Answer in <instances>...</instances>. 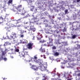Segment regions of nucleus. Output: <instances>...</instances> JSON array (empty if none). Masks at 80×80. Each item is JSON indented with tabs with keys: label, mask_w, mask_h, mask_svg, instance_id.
<instances>
[{
	"label": "nucleus",
	"mask_w": 80,
	"mask_h": 80,
	"mask_svg": "<svg viewBox=\"0 0 80 80\" xmlns=\"http://www.w3.org/2000/svg\"><path fill=\"white\" fill-rule=\"evenodd\" d=\"M34 24V22H33L29 21V25H31L30 27H25L24 28L28 30H30V29L31 30H35V28H34L33 27Z\"/></svg>",
	"instance_id": "1"
},
{
	"label": "nucleus",
	"mask_w": 80,
	"mask_h": 80,
	"mask_svg": "<svg viewBox=\"0 0 80 80\" xmlns=\"http://www.w3.org/2000/svg\"><path fill=\"white\" fill-rule=\"evenodd\" d=\"M23 8L22 7V5L21 4L18 5V7H15L13 9V10L14 12H20L21 10H23Z\"/></svg>",
	"instance_id": "2"
},
{
	"label": "nucleus",
	"mask_w": 80,
	"mask_h": 80,
	"mask_svg": "<svg viewBox=\"0 0 80 80\" xmlns=\"http://www.w3.org/2000/svg\"><path fill=\"white\" fill-rule=\"evenodd\" d=\"M45 65H46L41 64L38 67V68L41 70L42 72H44V71L46 70L47 68V67L45 66Z\"/></svg>",
	"instance_id": "3"
},
{
	"label": "nucleus",
	"mask_w": 80,
	"mask_h": 80,
	"mask_svg": "<svg viewBox=\"0 0 80 80\" xmlns=\"http://www.w3.org/2000/svg\"><path fill=\"white\" fill-rule=\"evenodd\" d=\"M16 33H15L13 32V33L12 34V35H10V36H7L8 38L9 39V40H12L13 39V40H15V38H17V36H16Z\"/></svg>",
	"instance_id": "4"
},
{
	"label": "nucleus",
	"mask_w": 80,
	"mask_h": 80,
	"mask_svg": "<svg viewBox=\"0 0 80 80\" xmlns=\"http://www.w3.org/2000/svg\"><path fill=\"white\" fill-rule=\"evenodd\" d=\"M44 24L45 25V27H47V29L48 30H50L51 29H52V27L51 26H48V22L47 20H45L44 21Z\"/></svg>",
	"instance_id": "5"
},
{
	"label": "nucleus",
	"mask_w": 80,
	"mask_h": 80,
	"mask_svg": "<svg viewBox=\"0 0 80 80\" xmlns=\"http://www.w3.org/2000/svg\"><path fill=\"white\" fill-rule=\"evenodd\" d=\"M45 33L47 34L48 33H51V34H55V32H56L57 33H60V31H49V32L48 31V30H45Z\"/></svg>",
	"instance_id": "6"
},
{
	"label": "nucleus",
	"mask_w": 80,
	"mask_h": 80,
	"mask_svg": "<svg viewBox=\"0 0 80 80\" xmlns=\"http://www.w3.org/2000/svg\"><path fill=\"white\" fill-rule=\"evenodd\" d=\"M33 45V43L30 42L27 45V47L28 49H32Z\"/></svg>",
	"instance_id": "7"
},
{
	"label": "nucleus",
	"mask_w": 80,
	"mask_h": 80,
	"mask_svg": "<svg viewBox=\"0 0 80 80\" xmlns=\"http://www.w3.org/2000/svg\"><path fill=\"white\" fill-rule=\"evenodd\" d=\"M68 76L72 77V76H71L70 74L68 73V72H65L64 75V77H65V78L66 79L69 78V77Z\"/></svg>",
	"instance_id": "8"
},
{
	"label": "nucleus",
	"mask_w": 80,
	"mask_h": 80,
	"mask_svg": "<svg viewBox=\"0 0 80 80\" xmlns=\"http://www.w3.org/2000/svg\"><path fill=\"white\" fill-rule=\"evenodd\" d=\"M48 39L49 43H52V44L51 45H50V46H51V47H52V46H53V44L52 43L53 42V38L52 37L50 36L48 37Z\"/></svg>",
	"instance_id": "9"
},
{
	"label": "nucleus",
	"mask_w": 80,
	"mask_h": 80,
	"mask_svg": "<svg viewBox=\"0 0 80 80\" xmlns=\"http://www.w3.org/2000/svg\"><path fill=\"white\" fill-rule=\"evenodd\" d=\"M38 40H40L42 38H43L42 35L40 33H38V35L37 37Z\"/></svg>",
	"instance_id": "10"
},
{
	"label": "nucleus",
	"mask_w": 80,
	"mask_h": 80,
	"mask_svg": "<svg viewBox=\"0 0 80 80\" xmlns=\"http://www.w3.org/2000/svg\"><path fill=\"white\" fill-rule=\"evenodd\" d=\"M8 52V49H5V51H2V58H3V56H5V54L7 53V52Z\"/></svg>",
	"instance_id": "11"
},
{
	"label": "nucleus",
	"mask_w": 80,
	"mask_h": 80,
	"mask_svg": "<svg viewBox=\"0 0 80 80\" xmlns=\"http://www.w3.org/2000/svg\"><path fill=\"white\" fill-rule=\"evenodd\" d=\"M23 51L25 53L26 55H28V50L27 48H23Z\"/></svg>",
	"instance_id": "12"
},
{
	"label": "nucleus",
	"mask_w": 80,
	"mask_h": 80,
	"mask_svg": "<svg viewBox=\"0 0 80 80\" xmlns=\"http://www.w3.org/2000/svg\"><path fill=\"white\" fill-rule=\"evenodd\" d=\"M37 63H40V65H42V64L43 63V61L41 59H39L37 61Z\"/></svg>",
	"instance_id": "13"
},
{
	"label": "nucleus",
	"mask_w": 80,
	"mask_h": 80,
	"mask_svg": "<svg viewBox=\"0 0 80 80\" xmlns=\"http://www.w3.org/2000/svg\"><path fill=\"white\" fill-rule=\"evenodd\" d=\"M11 28L12 27H10V25H7V26L5 28L7 30H11Z\"/></svg>",
	"instance_id": "14"
},
{
	"label": "nucleus",
	"mask_w": 80,
	"mask_h": 80,
	"mask_svg": "<svg viewBox=\"0 0 80 80\" xmlns=\"http://www.w3.org/2000/svg\"><path fill=\"white\" fill-rule=\"evenodd\" d=\"M26 2H27L28 5H31L32 4V0H26Z\"/></svg>",
	"instance_id": "15"
},
{
	"label": "nucleus",
	"mask_w": 80,
	"mask_h": 80,
	"mask_svg": "<svg viewBox=\"0 0 80 80\" xmlns=\"http://www.w3.org/2000/svg\"><path fill=\"white\" fill-rule=\"evenodd\" d=\"M25 53H24V52H21L20 54L19 55L21 57H24L25 56Z\"/></svg>",
	"instance_id": "16"
},
{
	"label": "nucleus",
	"mask_w": 80,
	"mask_h": 80,
	"mask_svg": "<svg viewBox=\"0 0 80 80\" xmlns=\"http://www.w3.org/2000/svg\"><path fill=\"white\" fill-rule=\"evenodd\" d=\"M32 68L34 70H37V68H38L37 66L34 65L32 66Z\"/></svg>",
	"instance_id": "17"
},
{
	"label": "nucleus",
	"mask_w": 80,
	"mask_h": 80,
	"mask_svg": "<svg viewBox=\"0 0 80 80\" xmlns=\"http://www.w3.org/2000/svg\"><path fill=\"white\" fill-rule=\"evenodd\" d=\"M54 55L55 57H57V56H58V55H59V52H56L54 53Z\"/></svg>",
	"instance_id": "18"
},
{
	"label": "nucleus",
	"mask_w": 80,
	"mask_h": 80,
	"mask_svg": "<svg viewBox=\"0 0 80 80\" xmlns=\"http://www.w3.org/2000/svg\"><path fill=\"white\" fill-rule=\"evenodd\" d=\"M30 7H32L30 9V11H32V12H33V10H34V6H30Z\"/></svg>",
	"instance_id": "19"
},
{
	"label": "nucleus",
	"mask_w": 80,
	"mask_h": 80,
	"mask_svg": "<svg viewBox=\"0 0 80 80\" xmlns=\"http://www.w3.org/2000/svg\"><path fill=\"white\" fill-rule=\"evenodd\" d=\"M43 77L44 78L42 80H48L47 79V77H46L45 76H43Z\"/></svg>",
	"instance_id": "20"
},
{
	"label": "nucleus",
	"mask_w": 80,
	"mask_h": 80,
	"mask_svg": "<svg viewBox=\"0 0 80 80\" xmlns=\"http://www.w3.org/2000/svg\"><path fill=\"white\" fill-rule=\"evenodd\" d=\"M77 37V35H73L72 36V39H74L75 38H76Z\"/></svg>",
	"instance_id": "21"
},
{
	"label": "nucleus",
	"mask_w": 80,
	"mask_h": 80,
	"mask_svg": "<svg viewBox=\"0 0 80 80\" xmlns=\"http://www.w3.org/2000/svg\"><path fill=\"white\" fill-rule=\"evenodd\" d=\"M69 67H71L72 65H73V64H72L71 62H70L68 63Z\"/></svg>",
	"instance_id": "22"
},
{
	"label": "nucleus",
	"mask_w": 80,
	"mask_h": 80,
	"mask_svg": "<svg viewBox=\"0 0 80 80\" xmlns=\"http://www.w3.org/2000/svg\"><path fill=\"white\" fill-rule=\"evenodd\" d=\"M45 41L44 40H42V41L41 40L39 41V42L40 43H44Z\"/></svg>",
	"instance_id": "23"
},
{
	"label": "nucleus",
	"mask_w": 80,
	"mask_h": 80,
	"mask_svg": "<svg viewBox=\"0 0 80 80\" xmlns=\"http://www.w3.org/2000/svg\"><path fill=\"white\" fill-rule=\"evenodd\" d=\"M41 52H45V49H43L41 50Z\"/></svg>",
	"instance_id": "24"
},
{
	"label": "nucleus",
	"mask_w": 80,
	"mask_h": 80,
	"mask_svg": "<svg viewBox=\"0 0 80 80\" xmlns=\"http://www.w3.org/2000/svg\"><path fill=\"white\" fill-rule=\"evenodd\" d=\"M52 49H53V50H55V49H56V47L55 46L52 47Z\"/></svg>",
	"instance_id": "25"
},
{
	"label": "nucleus",
	"mask_w": 80,
	"mask_h": 80,
	"mask_svg": "<svg viewBox=\"0 0 80 80\" xmlns=\"http://www.w3.org/2000/svg\"><path fill=\"white\" fill-rule=\"evenodd\" d=\"M65 14H67L68 13V9H66L65 11Z\"/></svg>",
	"instance_id": "26"
},
{
	"label": "nucleus",
	"mask_w": 80,
	"mask_h": 80,
	"mask_svg": "<svg viewBox=\"0 0 80 80\" xmlns=\"http://www.w3.org/2000/svg\"><path fill=\"white\" fill-rule=\"evenodd\" d=\"M8 2L9 3H12V0H9Z\"/></svg>",
	"instance_id": "27"
},
{
	"label": "nucleus",
	"mask_w": 80,
	"mask_h": 80,
	"mask_svg": "<svg viewBox=\"0 0 80 80\" xmlns=\"http://www.w3.org/2000/svg\"><path fill=\"white\" fill-rule=\"evenodd\" d=\"M15 52H19V49H16L15 50Z\"/></svg>",
	"instance_id": "28"
},
{
	"label": "nucleus",
	"mask_w": 80,
	"mask_h": 80,
	"mask_svg": "<svg viewBox=\"0 0 80 80\" xmlns=\"http://www.w3.org/2000/svg\"><path fill=\"white\" fill-rule=\"evenodd\" d=\"M3 59L4 60V61L6 62L7 60V58H3Z\"/></svg>",
	"instance_id": "29"
},
{
	"label": "nucleus",
	"mask_w": 80,
	"mask_h": 80,
	"mask_svg": "<svg viewBox=\"0 0 80 80\" xmlns=\"http://www.w3.org/2000/svg\"><path fill=\"white\" fill-rule=\"evenodd\" d=\"M21 34H23V33H24V31L23 30H21Z\"/></svg>",
	"instance_id": "30"
},
{
	"label": "nucleus",
	"mask_w": 80,
	"mask_h": 80,
	"mask_svg": "<svg viewBox=\"0 0 80 80\" xmlns=\"http://www.w3.org/2000/svg\"><path fill=\"white\" fill-rule=\"evenodd\" d=\"M67 27H65L64 28V29L63 30H67Z\"/></svg>",
	"instance_id": "31"
},
{
	"label": "nucleus",
	"mask_w": 80,
	"mask_h": 80,
	"mask_svg": "<svg viewBox=\"0 0 80 80\" xmlns=\"http://www.w3.org/2000/svg\"><path fill=\"white\" fill-rule=\"evenodd\" d=\"M60 26L61 27H63V24H60Z\"/></svg>",
	"instance_id": "32"
},
{
	"label": "nucleus",
	"mask_w": 80,
	"mask_h": 80,
	"mask_svg": "<svg viewBox=\"0 0 80 80\" xmlns=\"http://www.w3.org/2000/svg\"><path fill=\"white\" fill-rule=\"evenodd\" d=\"M77 75V76L78 77H80V73H79Z\"/></svg>",
	"instance_id": "33"
},
{
	"label": "nucleus",
	"mask_w": 80,
	"mask_h": 80,
	"mask_svg": "<svg viewBox=\"0 0 80 80\" xmlns=\"http://www.w3.org/2000/svg\"><path fill=\"white\" fill-rule=\"evenodd\" d=\"M38 8H40V9H41V8H42V7H41V6H39V7H38Z\"/></svg>",
	"instance_id": "34"
},
{
	"label": "nucleus",
	"mask_w": 80,
	"mask_h": 80,
	"mask_svg": "<svg viewBox=\"0 0 80 80\" xmlns=\"http://www.w3.org/2000/svg\"><path fill=\"white\" fill-rule=\"evenodd\" d=\"M42 47H43V46H47V45L46 44H44L43 45H41Z\"/></svg>",
	"instance_id": "35"
},
{
	"label": "nucleus",
	"mask_w": 80,
	"mask_h": 80,
	"mask_svg": "<svg viewBox=\"0 0 80 80\" xmlns=\"http://www.w3.org/2000/svg\"><path fill=\"white\" fill-rule=\"evenodd\" d=\"M21 15H22L23 16H24L25 15V13H22L21 14Z\"/></svg>",
	"instance_id": "36"
},
{
	"label": "nucleus",
	"mask_w": 80,
	"mask_h": 80,
	"mask_svg": "<svg viewBox=\"0 0 80 80\" xmlns=\"http://www.w3.org/2000/svg\"><path fill=\"white\" fill-rule=\"evenodd\" d=\"M33 20H36V19H37V18L36 17H33Z\"/></svg>",
	"instance_id": "37"
},
{
	"label": "nucleus",
	"mask_w": 80,
	"mask_h": 80,
	"mask_svg": "<svg viewBox=\"0 0 80 80\" xmlns=\"http://www.w3.org/2000/svg\"><path fill=\"white\" fill-rule=\"evenodd\" d=\"M21 37H23V35L22 34L21 35Z\"/></svg>",
	"instance_id": "38"
},
{
	"label": "nucleus",
	"mask_w": 80,
	"mask_h": 80,
	"mask_svg": "<svg viewBox=\"0 0 80 80\" xmlns=\"http://www.w3.org/2000/svg\"><path fill=\"white\" fill-rule=\"evenodd\" d=\"M6 44H7V43L6 42H5V43H4V46H6Z\"/></svg>",
	"instance_id": "39"
},
{
	"label": "nucleus",
	"mask_w": 80,
	"mask_h": 80,
	"mask_svg": "<svg viewBox=\"0 0 80 80\" xmlns=\"http://www.w3.org/2000/svg\"><path fill=\"white\" fill-rule=\"evenodd\" d=\"M34 58L35 59H37V57L36 56H34Z\"/></svg>",
	"instance_id": "40"
},
{
	"label": "nucleus",
	"mask_w": 80,
	"mask_h": 80,
	"mask_svg": "<svg viewBox=\"0 0 80 80\" xmlns=\"http://www.w3.org/2000/svg\"><path fill=\"white\" fill-rule=\"evenodd\" d=\"M72 79H73V78H70L69 79H68L67 80H72Z\"/></svg>",
	"instance_id": "41"
},
{
	"label": "nucleus",
	"mask_w": 80,
	"mask_h": 80,
	"mask_svg": "<svg viewBox=\"0 0 80 80\" xmlns=\"http://www.w3.org/2000/svg\"><path fill=\"white\" fill-rule=\"evenodd\" d=\"M64 61L65 62H66V63H67V62H68V61L67 60H65Z\"/></svg>",
	"instance_id": "42"
},
{
	"label": "nucleus",
	"mask_w": 80,
	"mask_h": 80,
	"mask_svg": "<svg viewBox=\"0 0 80 80\" xmlns=\"http://www.w3.org/2000/svg\"><path fill=\"white\" fill-rule=\"evenodd\" d=\"M77 47H78V48H80V45H78Z\"/></svg>",
	"instance_id": "43"
},
{
	"label": "nucleus",
	"mask_w": 80,
	"mask_h": 80,
	"mask_svg": "<svg viewBox=\"0 0 80 80\" xmlns=\"http://www.w3.org/2000/svg\"><path fill=\"white\" fill-rule=\"evenodd\" d=\"M58 19H59V20H61V17H60V18H58Z\"/></svg>",
	"instance_id": "44"
},
{
	"label": "nucleus",
	"mask_w": 80,
	"mask_h": 80,
	"mask_svg": "<svg viewBox=\"0 0 80 80\" xmlns=\"http://www.w3.org/2000/svg\"><path fill=\"white\" fill-rule=\"evenodd\" d=\"M80 1V0H77V2H79Z\"/></svg>",
	"instance_id": "45"
},
{
	"label": "nucleus",
	"mask_w": 80,
	"mask_h": 80,
	"mask_svg": "<svg viewBox=\"0 0 80 80\" xmlns=\"http://www.w3.org/2000/svg\"><path fill=\"white\" fill-rule=\"evenodd\" d=\"M63 32H66L67 31L66 30H63V31H62Z\"/></svg>",
	"instance_id": "46"
},
{
	"label": "nucleus",
	"mask_w": 80,
	"mask_h": 80,
	"mask_svg": "<svg viewBox=\"0 0 80 80\" xmlns=\"http://www.w3.org/2000/svg\"><path fill=\"white\" fill-rule=\"evenodd\" d=\"M44 58H46V57H45V56H44V57H43Z\"/></svg>",
	"instance_id": "47"
},
{
	"label": "nucleus",
	"mask_w": 80,
	"mask_h": 80,
	"mask_svg": "<svg viewBox=\"0 0 80 80\" xmlns=\"http://www.w3.org/2000/svg\"><path fill=\"white\" fill-rule=\"evenodd\" d=\"M62 38H65V36H63V37H62Z\"/></svg>",
	"instance_id": "48"
},
{
	"label": "nucleus",
	"mask_w": 80,
	"mask_h": 80,
	"mask_svg": "<svg viewBox=\"0 0 80 80\" xmlns=\"http://www.w3.org/2000/svg\"><path fill=\"white\" fill-rule=\"evenodd\" d=\"M11 58H13V56H11Z\"/></svg>",
	"instance_id": "49"
},
{
	"label": "nucleus",
	"mask_w": 80,
	"mask_h": 80,
	"mask_svg": "<svg viewBox=\"0 0 80 80\" xmlns=\"http://www.w3.org/2000/svg\"><path fill=\"white\" fill-rule=\"evenodd\" d=\"M68 60H70V58H68Z\"/></svg>",
	"instance_id": "50"
},
{
	"label": "nucleus",
	"mask_w": 80,
	"mask_h": 80,
	"mask_svg": "<svg viewBox=\"0 0 80 80\" xmlns=\"http://www.w3.org/2000/svg\"><path fill=\"white\" fill-rule=\"evenodd\" d=\"M5 79H7V78H3V80H5Z\"/></svg>",
	"instance_id": "51"
},
{
	"label": "nucleus",
	"mask_w": 80,
	"mask_h": 80,
	"mask_svg": "<svg viewBox=\"0 0 80 80\" xmlns=\"http://www.w3.org/2000/svg\"><path fill=\"white\" fill-rule=\"evenodd\" d=\"M18 29L20 28V27H18Z\"/></svg>",
	"instance_id": "52"
},
{
	"label": "nucleus",
	"mask_w": 80,
	"mask_h": 80,
	"mask_svg": "<svg viewBox=\"0 0 80 80\" xmlns=\"http://www.w3.org/2000/svg\"><path fill=\"white\" fill-rule=\"evenodd\" d=\"M26 24H28V22H26Z\"/></svg>",
	"instance_id": "53"
},
{
	"label": "nucleus",
	"mask_w": 80,
	"mask_h": 80,
	"mask_svg": "<svg viewBox=\"0 0 80 80\" xmlns=\"http://www.w3.org/2000/svg\"><path fill=\"white\" fill-rule=\"evenodd\" d=\"M41 57H43V55H41Z\"/></svg>",
	"instance_id": "54"
},
{
	"label": "nucleus",
	"mask_w": 80,
	"mask_h": 80,
	"mask_svg": "<svg viewBox=\"0 0 80 80\" xmlns=\"http://www.w3.org/2000/svg\"><path fill=\"white\" fill-rule=\"evenodd\" d=\"M75 49H77V48L76 47L75 48Z\"/></svg>",
	"instance_id": "55"
},
{
	"label": "nucleus",
	"mask_w": 80,
	"mask_h": 80,
	"mask_svg": "<svg viewBox=\"0 0 80 80\" xmlns=\"http://www.w3.org/2000/svg\"><path fill=\"white\" fill-rule=\"evenodd\" d=\"M45 37H46V38H47V37H48L47 36H46Z\"/></svg>",
	"instance_id": "56"
},
{
	"label": "nucleus",
	"mask_w": 80,
	"mask_h": 80,
	"mask_svg": "<svg viewBox=\"0 0 80 80\" xmlns=\"http://www.w3.org/2000/svg\"><path fill=\"white\" fill-rule=\"evenodd\" d=\"M71 73H72V72H70V74H71Z\"/></svg>",
	"instance_id": "57"
},
{
	"label": "nucleus",
	"mask_w": 80,
	"mask_h": 80,
	"mask_svg": "<svg viewBox=\"0 0 80 80\" xmlns=\"http://www.w3.org/2000/svg\"><path fill=\"white\" fill-rule=\"evenodd\" d=\"M0 60H2V59H1V58H0Z\"/></svg>",
	"instance_id": "58"
},
{
	"label": "nucleus",
	"mask_w": 80,
	"mask_h": 80,
	"mask_svg": "<svg viewBox=\"0 0 80 80\" xmlns=\"http://www.w3.org/2000/svg\"><path fill=\"white\" fill-rule=\"evenodd\" d=\"M1 23H2V22H0V24H1Z\"/></svg>",
	"instance_id": "59"
},
{
	"label": "nucleus",
	"mask_w": 80,
	"mask_h": 80,
	"mask_svg": "<svg viewBox=\"0 0 80 80\" xmlns=\"http://www.w3.org/2000/svg\"><path fill=\"white\" fill-rule=\"evenodd\" d=\"M29 64H30V65H32V64L31 63H30Z\"/></svg>",
	"instance_id": "60"
},
{
	"label": "nucleus",
	"mask_w": 80,
	"mask_h": 80,
	"mask_svg": "<svg viewBox=\"0 0 80 80\" xmlns=\"http://www.w3.org/2000/svg\"><path fill=\"white\" fill-rule=\"evenodd\" d=\"M61 35H63V33H61Z\"/></svg>",
	"instance_id": "61"
},
{
	"label": "nucleus",
	"mask_w": 80,
	"mask_h": 80,
	"mask_svg": "<svg viewBox=\"0 0 80 80\" xmlns=\"http://www.w3.org/2000/svg\"><path fill=\"white\" fill-rule=\"evenodd\" d=\"M58 77L59 78H60V75H58Z\"/></svg>",
	"instance_id": "62"
},
{
	"label": "nucleus",
	"mask_w": 80,
	"mask_h": 80,
	"mask_svg": "<svg viewBox=\"0 0 80 80\" xmlns=\"http://www.w3.org/2000/svg\"><path fill=\"white\" fill-rule=\"evenodd\" d=\"M55 70H56V68H55Z\"/></svg>",
	"instance_id": "63"
},
{
	"label": "nucleus",
	"mask_w": 80,
	"mask_h": 80,
	"mask_svg": "<svg viewBox=\"0 0 80 80\" xmlns=\"http://www.w3.org/2000/svg\"><path fill=\"white\" fill-rule=\"evenodd\" d=\"M33 32H35V30H34V31H33Z\"/></svg>",
	"instance_id": "64"
}]
</instances>
